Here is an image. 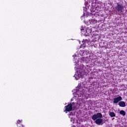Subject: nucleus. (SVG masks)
I'll list each match as a JSON object with an SVG mask.
<instances>
[{"label":"nucleus","mask_w":127,"mask_h":127,"mask_svg":"<svg viewBox=\"0 0 127 127\" xmlns=\"http://www.w3.org/2000/svg\"><path fill=\"white\" fill-rule=\"evenodd\" d=\"M64 108L65 109L64 110V112L67 114V112H71L72 110H73V105L71 103H70L67 105L65 106Z\"/></svg>","instance_id":"1"},{"label":"nucleus","mask_w":127,"mask_h":127,"mask_svg":"<svg viewBox=\"0 0 127 127\" xmlns=\"http://www.w3.org/2000/svg\"><path fill=\"white\" fill-rule=\"evenodd\" d=\"M118 12H123L124 9V5L123 4H119L117 3V6L115 7Z\"/></svg>","instance_id":"2"},{"label":"nucleus","mask_w":127,"mask_h":127,"mask_svg":"<svg viewBox=\"0 0 127 127\" xmlns=\"http://www.w3.org/2000/svg\"><path fill=\"white\" fill-rule=\"evenodd\" d=\"M122 100H123V98L121 97V96H119L117 98H114L113 103L114 104H118V103H119V102H121Z\"/></svg>","instance_id":"3"},{"label":"nucleus","mask_w":127,"mask_h":127,"mask_svg":"<svg viewBox=\"0 0 127 127\" xmlns=\"http://www.w3.org/2000/svg\"><path fill=\"white\" fill-rule=\"evenodd\" d=\"M95 124H96V125H98V126H101V124H103V120L102 118H98L95 121Z\"/></svg>","instance_id":"4"},{"label":"nucleus","mask_w":127,"mask_h":127,"mask_svg":"<svg viewBox=\"0 0 127 127\" xmlns=\"http://www.w3.org/2000/svg\"><path fill=\"white\" fill-rule=\"evenodd\" d=\"M119 106L122 108H125V107H126V102L124 101H120L119 103Z\"/></svg>","instance_id":"5"},{"label":"nucleus","mask_w":127,"mask_h":127,"mask_svg":"<svg viewBox=\"0 0 127 127\" xmlns=\"http://www.w3.org/2000/svg\"><path fill=\"white\" fill-rule=\"evenodd\" d=\"M98 119H102L103 118V115L101 113H98L96 114Z\"/></svg>","instance_id":"6"},{"label":"nucleus","mask_w":127,"mask_h":127,"mask_svg":"<svg viewBox=\"0 0 127 127\" xmlns=\"http://www.w3.org/2000/svg\"><path fill=\"white\" fill-rule=\"evenodd\" d=\"M92 119L93 121H97V120H98V117L97 116V114L93 115Z\"/></svg>","instance_id":"7"},{"label":"nucleus","mask_w":127,"mask_h":127,"mask_svg":"<svg viewBox=\"0 0 127 127\" xmlns=\"http://www.w3.org/2000/svg\"><path fill=\"white\" fill-rule=\"evenodd\" d=\"M109 116H110L111 118H114L116 117V114L114 112H109Z\"/></svg>","instance_id":"8"},{"label":"nucleus","mask_w":127,"mask_h":127,"mask_svg":"<svg viewBox=\"0 0 127 127\" xmlns=\"http://www.w3.org/2000/svg\"><path fill=\"white\" fill-rule=\"evenodd\" d=\"M120 114L121 115H122V116H126V112H125V111L124 110L120 111Z\"/></svg>","instance_id":"9"},{"label":"nucleus","mask_w":127,"mask_h":127,"mask_svg":"<svg viewBox=\"0 0 127 127\" xmlns=\"http://www.w3.org/2000/svg\"><path fill=\"white\" fill-rule=\"evenodd\" d=\"M22 122V120H18V121H17V123H16V125L17 126L18 125H19V124H20L21 122Z\"/></svg>","instance_id":"10"},{"label":"nucleus","mask_w":127,"mask_h":127,"mask_svg":"<svg viewBox=\"0 0 127 127\" xmlns=\"http://www.w3.org/2000/svg\"><path fill=\"white\" fill-rule=\"evenodd\" d=\"M88 41H89V40H88V39H84L83 40L82 42H85V43L87 42V43H88Z\"/></svg>","instance_id":"11"},{"label":"nucleus","mask_w":127,"mask_h":127,"mask_svg":"<svg viewBox=\"0 0 127 127\" xmlns=\"http://www.w3.org/2000/svg\"><path fill=\"white\" fill-rule=\"evenodd\" d=\"M80 72H84V70L81 69V70L80 71Z\"/></svg>","instance_id":"12"}]
</instances>
